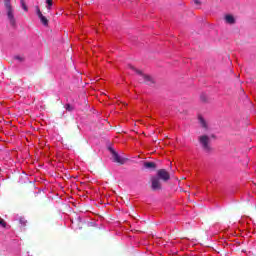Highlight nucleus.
Segmentation results:
<instances>
[{"label": "nucleus", "mask_w": 256, "mask_h": 256, "mask_svg": "<svg viewBox=\"0 0 256 256\" xmlns=\"http://www.w3.org/2000/svg\"><path fill=\"white\" fill-rule=\"evenodd\" d=\"M4 7L9 24L11 27H16L17 20L15 19V9H13V5H11V0H4Z\"/></svg>", "instance_id": "obj_1"}, {"label": "nucleus", "mask_w": 256, "mask_h": 256, "mask_svg": "<svg viewBox=\"0 0 256 256\" xmlns=\"http://www.w3.org/2000/svg\"><path fill=\"white\" fill-rule=\"evenodd\" d=\"M198 141L200 146L202 147L205 153H209L211 151V139L207 135L199 136Z\"/></svg>", "instance_id": "obj_2"}, {"label": "nucleus", "mask_w": 256, "mask_h": 256, "mask_svg": "<svg viewBox=\"0 0 256 256\" xmlns=\"http://www.w3.org/2000/svg\"><path fill=\"white\" fill-rule=\"evenodd\" d=\"M112 153V159L114 163H119L120 165H125V158H123L122 156L118 155L117 152H115V150H111Z\"/></svg>", "instance_id": "obj_3"}, {"label": "nucleus", "mask_w": 256, "mask_h": 256, "mask_svg": "<svg viewBox=\"0 0 256 256\" xmlns=\"http://www.w3.org/2000/svg\"><path fill=\"white\" fill-rule=\"evenodd\" d=\"M157 176L159 179H162V181H169L170 175L169 172L165 169H160L157 171Z\"/></svg>", "instance_id": "obj_4"}, {"label": "nucleus", "mask_w": 256, "mask_h": 256, "mask_svg": "<svg viewBox=\"0 0 256 256\" xmlns=\"http://www.w3.org/2000/svg\"><path fill=\"white\" fill-rule=\"evenodd\" d=\"M152 189L153 191H159V189H161V182L159 181V178H152Z\"/></svg>", "instance_id": "obj_5"}, {"label": "nucleus", "mask_w": 256, "mask_h": 256, "mask_svg": "<svg viewBox=\"0 0 256 256\" xmlns=\"http://www.w3.org/2000/svg\"><path fill=\"white\" fill-rule=\"evenodd\" d=\"M224 21L227 25H235V17L231 14L225 15Z\"/></svg>", "instance_id": "obj_6"}, {"label": "nucleus", "mask_w": 256, "mask_h": 256, "mask_svg": "<svg viewBox=\"0 0 256 256\" xmlns=\"http://www.w3.org/2000/svg\"><path fill=\"white\" fill-rule=\"evenodd\" d=\"M198 121L203 129H208L207 121H205V118H203V116H199Z\"/></svg>", "instance_id": "obj_7"}, {"label": "nucleus", "mask_w": 256, "mask_h": 256, "mask_svg": "<svg viewBox=\"0 0 256 256\" xmlns=\"http://www.w3.org/2000/svg\"><path fill=\"white\" fill-rule=\"evenodd\" d=\"M144 167L145 169H155L157 164H155V162H145Z\"/></svg>", "instance_id": "obj_8"}, {"label": "nucleus", "mask_w": 256, "mask_h": 256, "mask_svg": "<svg viewBox=\"0 0 256 256\" xmlns=\"http://www.w3.org/2000/svg\"><path fill=\"white\" fill-rule=\"evenodd\" d=\"M41 23L43 24L44 27H47V25H49V20H47V18L45 16H43V14L41 16H38Z\"/></svg>", "instance_id": "obj_9"}, {"label": "nucleus", "mask_w": 256, "mask_h": 256, "mask_svg": "<svg viewBox=\"0 0 256 256\" xmlns=\"http://www.w3.org/2000/svg\"><path fill=\"white\" fill-rule=\"evenodd\" d=\"M20 5L24 11H29V8H27V4H25V0H20Z\"/></svg>", "instance_id": "obj_10"}, {"label": "nucleus", "mask_w": 256, "mask_h": 256, "mask_svg": "<svg viewBox=\"0 0 256 256\" xmlns=\"http://www.w3.org/2000/svg\"><path fill=\"white\" fill-rule=\"evenodd\" d=\"M47 3V9H51V7H53V0H46Z\"/></svg>", "instance_id": "obj_11"}, {"label": "nucleus", "mask_w": 256, "mask_h": 256, "mask_svg": "<svg viewBox=\"0 0 256 256\" xmlns=\"http://www.w3.org/2000/svg\"><path fill=\"white\" fill-rule=\"evenodd\" d=\"M36 15H38V17L43 15V13H41V9H39V6H36Z\"/></svg>", "instance_id": "obj_12"}, {"label": "nucleus", "mask_w": 256, "mask_h": 256, "mask_svg": "<svg viewBox=\"0 0 256 256\" xmlns=\"http://www.w3.org/2000/svg\"><path fill=\"white\" fill-rule=\"evenodd\" d=\"M65 109L66 111H73V106H71L70 104H66Z\"/></svg>", "instance_id": "obj_13"}, {"label": "nucleus", "mask_w": 256, "mask_h": 256, "mask_svg": "<svg viewBox=\"0 0 256 256\" xmlns=\"http://www.w3.org/2000/svg\"><path fill=\"white\" fill-rule=\"evenodd\" d=\"M19 222H20V225H26L27 224V220H25V218H20Z\"/></svg>", "instance_id": "obj_14"}, {"label": "nucleus", "mask_w": 256, "mask_h": 256, "mask_svg": "<svg viewBox=\"0 0 256 256\" xmlns=\"http://www.w3.org/2000/svg\"><path fill=\"white\" fill-rule=\"evenodd\" d=\"M16 61H24L23 56H15Z\"/></svg>", "instance_id": "obj_15"}, {"label": "nucleus", "mask_w": 256, "mask_h": 256, "mask_svg": "<svg viewBox=\"0 0 256 256\" xmlns=\"http://www.w3.org/2000/svg\"><path fill=\"white\" fill-rule=\"evenodd\" d=\"M194 5L199 6L201 5V0H193Z\"/></svg>", "instance_id": "obj_16"}, {"label": "nucleus", "mask_w": 256, "mask_h": 256, "mask_svg": "<svg viewBox=\"0 0 256 256\" xmlns=\"http://www.w3.org/2000/svg\"><path fill=\"white\" fill-rule=\"evenodd\" d=\"M201 101H207V96L205 94H202L200 96Z\"/></svg>", "instance_id": "obj_17"}, {"label": "nucleus", "mask_w": 256, "mask_h": 256, "mask_svg": "<svg viewBox=\"0 0 256 256\" xmlns=\"http://www.w3.org/2000/svg\"><path fill=\"white\" fill-rule=\"evenodd\" d=\"M0 225H1L2 227H5V220H3L2 218H0Z\"/></svg>", "instance_id": "obj_18"}]
</instances>
